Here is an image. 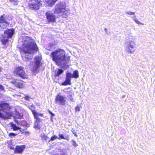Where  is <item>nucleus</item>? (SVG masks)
I'll use <instances>...</instances> for the list:
<instances>
[{
	"label": "nucleus",
	"mask_w": 155,
	"mask_h": 155,
	"mask_svg": "<svg viewBox=\"0 0 155 155\" xmlns=\"http://www.w3.org/2000/svg\"><path fill=\"white\" fill-rule=\"evenodd\" d=\"M19 49L22 58L28 60L31 58L29 54H34L39 50L35 41L28 36L25 37V40Z\"/></svg>",
	"instance_id": "nucleus-1"
},
{
	"label": "nucleus",
	"mask_w": 155,
	"mask_h": 155,
	"mask_svg": "<svg viewBox=\"0 0 155 155\" xmlns=\"http://www.w3.org/2000/svg\"><path fill=\"white\" fill-rule=\"evenodd\" d=\"M50 56L56 64L63 68L70 61V57L66 56L65 52L63 49H58L52 51Z\"/></svg>",
	"instance_id": "nucleus-2"
},
{
	"label": "nucleus",
	"mask_w": 155,
	"mask_h": 155,
	"mask_svg": "<svg viewBox=\"0 0 155 155\" xmlns=\"http://www.w3.org/2000/svg\"><path fill=\"white\" fill-rule=\"evenodd\" d=\"M0 118L8 119L12 116V113L10 111L11 107L9 104L0 102Z\"/></svg>",
	"instance_id": "nucleus-3"
},
{
	"label": "nucleus",
	"mask_w": 155,
	"mask_h": 155,
	"mask_svg": "<svg viewBox=\"0 0 155 155\" xmlns=\"http://www.w3.org/2000/svg\"><path fill=\"white\" fill-rule=\"evenodd\" d=\"M13 73L16 76L20 77L23 79L28 78V75L26 74L24 68L22 66H16L13 71Z\"/></svg>",
	"instance_id": "nucleus-4"
},
{
	"label": "nucleus",
	"mask_w": 155,
	"mask_h": 155,
	"mask_svg": "<svg viewBox=\"0 0 155 155\" xmlns=\"http://www.w3.org/2000/svg\"><path fill=\"white\" fill-rule=\"evenodd\" d=\"M30 110L35 119L33 127L36 130H40L41 127L40 122H41L42 119L39 118V116L43 117V113H38L34 109L31 108Z\"/></svg>",
	"instance_id": "nucleus-5"
},
{
	"label": "nucleus",
	"mask_w": 155,
	"mask_h": 155,
	"mask_svg": "<svg viewBox=\"0 0 155 155\" xmlns=\"http://www.w3.org/2000/svg\"><path fill=\"white\" fill-rule=\"evenodd\" d=\"M27 7L29 9L35 11L39 10L42 5L41 0H27Z\"/></svg>",
	"instance_id": "nucleus-6"
},
{
	"label": "nucleus",
	"mask_w": 155,
	"mask_h": 155,
	"mask_svg": "<svg viewBox=\"0 0 155 155\" xmlns=\"http://www.w3.org/2000/svg\"><path fill=\"white\" fill-rule=\"evenodd\" d=\"M25 82L21 79H15L11 82V83L13 84L16 88L22 89L25 88Z\"/></svg>",
	"instance_id": "nucleus-7"
},
{
	"label": "nucleus",
	"mask_w": 155,
	"mask_h": 155,
	"mask_svg": "<svg viewBox=\"0 0 155 155\" xmlns=\"http://www.w3.org/2000/svg\"><path fill=\"white\" fill-rule=\"evenodd\" d=\"M46 22L48 24L54 23L56 22V16L51 11L47 12L45 13Z\"/></svg>",
	"instance_id": "nucleus-8"
},
{
	"label": "nucleus",
	"mask_w": 155,
	"mask_h": 155,
	"mask_svg": "<svg viewBox=\"0 0 155 155\" xmlns=\"http://www.w3.org/2000/svg\"><path fill=\"white\" fill-rule=\"evenodd\" d=\"M56 6V7L54 11V13L56 14H64L65 11V5L62 3H60L57 4Z\"/></svg>",
	"instance_id": "nucleus-9"
},
{
	"label": "nucleus",
	"mask_w": 155,
	"mask_h": 155,
	"mask_svg": "<svg viewBox=\"0 0 155 155\" xmlns=\"http://www.w3.org/2000/svg\"><path fill=\"white\" fill-rule=\"evenodd\" d=\"M5 15L3 14L0 16V28L1 29H4L8 27L9 23L8 22L5 18Z\"/></svg>",
	"instance_id": "nucleus-10"
},
{
	"label": "nucleus",
	"mask_w": 155,
	"mask_h": 155,
	"mask_svg": "<svg viewBox=\"0 0 155 155\" xmlns=\"http://www.w3.org/2000/svg\"><path fill=\"white\" fill-rule=\"evenodd\" d=\"M66 100L64 97L62 95L58 94L55 99V102L56 104L63 105L66 104Z\"/></svg>",
	"instance_id": "nucleus-11"
},
{
	"label": "nucleus",
	"mask_w": 155,
	"mask_h": 155,
	"mask_svg": "<svg viewBox=\"0 0 155 155\" xmlns=\"http://www.w3.org/2000/svg\"><path fill=\"white\" fill-rule=\"evenodd\" d=\"M35 65L32 69V71L33 72H36L42 64L41 63V59L39 56L35 57Z\"/></svg>",
	"instance_id": "nucleus-12"
},
{
	"label": "nucleus",
	"mask_w": 155,
	"mask_h": 155,
	"mask_svg": "<svg viewBox=\"0 0 155 155\" xmlns=\"http://www.w3.org/2000/svg\"><path fill=\"white\" fill-rule=\"evenodd\" d=\"M25 149V145H16L14 149V152L15 153L21 154Z\"/></svg>",
	"instance_id": "nucleus-13"
},
{
	"label": "nucleus",
	"mask_w": 155,
	"mask_h": 155,
	"mask_svg": "<svg viewBox=\"0 0 155 155\" xmlns=\"http://www.w3.org/2000/svg\"><path fill=\"white\" fill-rule=\"evenodd\" d=\"M4 34L6 35L8 38H11L15 33L14 28L7 29L4 31Z\"/></svg>",
	"instance_id": "nucleus-14"
},
{
	"label": "nucleus",
	"mask_w": 155,
	"mask_h": 155,
	"mask_svg": "<svg viewBox=\"0 0 155 155\" xmlns=\"http://www.w3.org/2000/svg\"><path fill=\"white\" fill-rule=\"evenodd\" d=\"M135 45V43L132 41H130L128 44V46L126 49V51L129 53H132L134 50H133Z\"/></svg>",
	"instance_id": "nucleus-15"
},
{
	"label": "nucleus",
	"mask_w": 155,
	"mask_h": 155,
	"mask_svg": "<svg viewBox=\"0 0 155 155\" xmlns=\"http://www.w3.org/2000/svg\"><path fill=\"white\" fill-rule=\"evenodd\" d=\"M66 78L65 80L61 83L60 85L63 86H66L71 84V78L67 73L66 74Z\"/></svg>",
	"instance_id": "nucleus-16"
},
{
	"label": "nucleus",
	"mask_w": 155,
	"mask_h": 155,
	"mask_svg": "<svg viewBox=\"0 0 155 155\" xmlns=\"http://www.w3.org/2000/svg\"><path fill=\"white\" fill-rule=\"evenodd\" d=\"M70 76L71 78H78L79 76L78 72V70H75L72 74L69 72L67 73Z\"/></svg>",
	"instance_id": "nucleus-17"
},
{
	"label": "nucleus",
	"mask_w": 155,
	"mask_h": 155,
	"mask_svg": "<svg viewBox=\"0 0 155 155\" xmlns=\"http://www.w3.org/2000/svg\"><path fill=\"white\" fill-rule=\"evenodd\" d=\"M58 0H46V2L49 6H53Z\"/></svg>",
	"instance_id": "nucleus-18"
},
{
	"label": "nucleus",
	"mask_w": 155,
	"mask_h": 155,
	"mask_svg": "<svg viewBox=\"0 0 155 155\" xmlns=\"http://www.w3.org/2000/svg\"><path fill=\"white\" fill-rule=\"evenodd\" d=\"M59 137L58 138V139H64L68 141L69 139V136L68 135H67L64 137L63 134H58Z\"/></svg>",
	"instance_id": "nucleus-19"
},
{
	"label": "nucleus",
	"mask_w": 155,
	"mask_h": 155,
	"mask_svg": "<svg viewBox=\"0 0 155 155\" xmlns=\"http://www.w3.org/2000/svg\"><path fill=\"white\" fill-rule=\"evenodd\" d=\"M23 115L22 113H19L18 111H15V117L17 118H22Z\"/></svg>",
	"instance_id": "nucleus-20"
},
{
	"label": "nucleus",
	"mask_w": 155,
	"mask_h": 155,
	"mask_svg": "<svg viewBox=\"0 0 155 155\" xmlns=\"http://www.w3.org/2000/svg\"><path fill=\"white\" fill-rule=\"evenodd\" d=\"M7 143L8 147L10 149L14 150V145L13 144L12 140H10Z\"/></svg>",
	"instance_id": "nucleus-21"
},
{
	"label": "nucleus",
	"mask_w": 155,
	"mask_h": 155,
	"mask_svg": "<svg viewBox=\"0 0 155 155\" xmlns=\"http://www.w3.org/2000/svg\"><path fill=\"white\" fill-rule=\"evenodd\" d=\"M10 124L14 130H16L21 129L20 127H17L15 124H14L12 122H11Z\"/></svg>",
	"instance_id": "nucleus-22"
},
{
	"label": "nucleus",
	"mask_w": 155,
	"mask_h": 155,
	"mask_svg": "<svg viewBox=\"0 0 155 155\" xmlns=\"http://www.w3.org/2000/svg\"><path fill=\"white\" fill-rule=\"evenodd\" d=\"M7 38H5V37L3 36L2 37V38L1 39V41L3 45H5L8 41L9 40Z\"/></svg>",
	"instance_id": "nucleus-23"
},
{
	"label": "nucleus",
	"mask_w": 155,
	"mask_h": 155,
	"mask_svg": "<svg viewBox=\"0 0 155 155\" xmlns=\"http://www.w3.org/2000/svg\"><path fill=\"white\" fill-rule=\"evenodd\" d=\"M64 71L61 69H58V71L55 73L54 76L55 77L59 76L60 74L63 73Z\"/></svg>",
	"instance_id": "nucleus-24"
},
{
	"label": "nucleus",
	"mask_w": 155,
	"mask_h": 155,
	"mask_svg": "<svg viewBox=\"0 0 155 155\" xmlns=\"http://www.w3.org/2000/svg\"><path fill=\"white\" fill-rule=\"evenodd\" d=\"M41 137L43 140H47L49 138L48 136L45 134L41 135Z\"/></svg>",
	"instance_id": "nucleus-25"
},
{
	"label": "nucleus",
	"mask_w": 155,
	"mask_h": 155,
	"mask_svg": "<svg viewBox=\"0 0 155 155\" xmlns=\"http://www.w3.org/2000/svg\"><path fill=\"white\" fill-rule=\"evenodd\" d=\"M81 108V106L80 104H78L75 107V110L76 112L79 111L80 110V108Z\"/></svg>",
	"instance_id": "nucleus-26"
},
{
	"label": "nucleus",
	"mask_w": 155,
	"mask_h": 155,
	"mask_svg": "<svg viewBox=\"0 0 155 155\" xmlns=\"http://www.w3.org/2000/svg\"><path fill=\"white\" fill-rule=\"evenodd\" d=\"M57 137L55 135H54L53 136L51 137L50 139V140L48 141V142H49L51 141H53L56 139H57Z\"/></svg>",
	"instance_id": "nucleus-27"
},
{
	"label": "nucleus",
	"mask_w": 155,
	"mask_h": 155,
	"mask_svg": "<svg viewBox=\"0 0 155 155\" xmlns=\"http://www.w3.org/2000/svg\"><path fill=\"white\" fill-rule=\"evenodd\" d=\"M10 2L13 4L14 5H17L18 2L17 0H9Z\"/></svg>",
	"instance_id": "nucleus-28"
},
{
	"label": "nucleus",
	"mask_w": 155,
	"mask_h": 155,
	"mask_svg": "<svg viewBox=\"0 0 155 155\" xmlns=\"http://www.w3.org/2000/svg\"><path fill=\"white\" fill-rule=\"evenodd\" d=\"M17 135V134H15L13 133H10L8 134V136L10 138H12V137H15Z\"/></svg>",
	"instance_id": "nucleus-29"
},
{
	"label": "nucleus",
	"mask_w": 155,
	"mask_h": 155,
	"mask_svg": "<svg viewBox=\"0 0 155 155\" xmlns=\"http://www.w3.org/2000/svg\"><path fill=\"white\" fill-rule=\"evenodd\" d=\"M135 21L137 24L138 25H143L144 24L143 23H141L137 19H134Z\"/></svg>",
	"instance_id": "nucleus-30"
},
{
	"label": "nucleus",
	"mask_w": 155,
	"mask_h": 155,
	"mask_svg": "<svg viewBox=\"0 0 155 155\" xmlns=\"http://www.w3.org/2000/svg\"><path fill=\"white\" fill-rule=\"evenodd\" d=\"M48 112L51 114L50 118L51 119H52L54 116V114L50 110H48Z\"/></svg>",
	"instance_id": "nucleus-31"
},
{
	"label": "nucleus",
	"mask_w": 155,
	"mask_h": 155,
	"mask_svg": "<svg viewBox=\"0 0 155 155\" xmlns=\"http://www.w3.org/2000/svg\"><path fill=\"white\" fill-rule=\"evenodd\" d=\"M126 13L127 14L130 15H134L135 14V12H127Z\"/></svg>",
	"instance_id": "nucleus-32"
},
{
	"label": "nucleus",
	"mask_w": 155,
	"mask_h": 155,
	"mask_svg": "<svg viewBox=\"0 0 155 155\" xmlns=\"http://www.w3.org/2000/svg\"><path fill=\"white\" fill-rule=\"evenodd\" d=\"M72 142L73 143V145L74 147H76L78 146V145L76 143V142L74 140H72Z\"/></svg>",
	"instance_id": "nucleus-33"
},
{
	"label": "nucleus",
	"mask_w": 155,
	"mask_h": 155,
	"mask_svg": "<svg viewBox=\"0 0 155 155\" xmlns=\"http://www.w3.org/2000/svg\"><path fill=\"white\" fill-rule=\"evenodd\" d=\"M5 91V90L4 87L2 84H0V91Z\"/></svg>",
	"instance_id": "nucleus-34"
},
{
	"label": "nucleus",
	"mask_w": 155,
	"mask_h": 155,
	"mask_svg": "<svg viewBox=\"0 0 155 155\" xmlns=\"http://www.w3.org/2000/svg\"><path fill=\"white\" fill-rule=\"evenodd\" d=\"M25 99L26 100L29 101V97L28 96L25 95L24 97Z\"/></svg>",
	"instance_id": "nucleus-35"
},
{
	"label": "nucleus",
	"mask_w": 155,
	"mask_h": 155,
	"mask_svg": "<svg viewBox=\"0 0 155 155\" xmlns=\"http://www.w3.org/2000/svg\"><path fill=\"white\" fill-rule=\"evenodd\" d=\"M72 133H73V134L76 137H78V135L77 134V133H76V132H73V131H72Z\"/></svg>",
	"instance_id": "nucleus-36"
},
{
	"label": "nucleus",
	"mask_w": 155,
	"mask_h": 155,
	"mask_svg": "<svg viewBox=\"0 0 155 155\" xmlns=\"http://www.w3.org/2000/svg\"><path fill=\"white\" fill-rule=\"evenodd\" d=\"M22 133H24L25 134H28L29 133V132L28 131H25V132H22Z\"/></svg>",
	"instance_id": "nucleus-37"
},
{
	"label": "nucleus",
	"mask_w": 155,
	"mask_h": 155,
	"mask_svg": "<svg viewBox=\"0 0 155 155\" xmlns=\"http://www.w3.org/2000/svg\"><path fill=\"white\" fill-rule=\"evenodd\" d=\"M56 155H68L66 154L65 153H63L62 154H57Z\"/></svg>",
	"instance_id": "nucleus-38"
},
{
	"label": "nucleus",
	"mask_w": 155,
	"mask_h": 155,
	"mask_svg": "<svg viewBox=\"0 0 155 155\" xmlns=\"http://www.w3.org/2000/svg\"><path fill=\"white\" fill-rule=\"evenodd\" d=\"M69 96H70V98H72V95H71V94L70 95H69Z\"/></svg>",
	"instance_id": "nucleus-39"
},
{
	"label": "nucleus",
	"mask_w": 155,
	"mask_h": 155,
	"mask_svg": "<svg viewBox=\"0 0 155 155\" xmlns=\"http://www.w3.org/2000/svg\"><path fill=\"white\" fill-rule=\"evenodd\" d=\"M15 121L17 123H18V121L17 120H15Z\"/></svg>",
	"instance_id": "nucleus-40"
},
{
	"label": "nucleus",
	"mask_w": 155,
	"mask_h": 155,
	"mask_svg": "<svg viewBox=\"0 0 155 155\" xmlns=\"http://www.w3.org/2000/svg\"><path fill=\"white\" fill-rule=\"evenodd\" d=\"M1 70H2L1 68L0 67V71H1Z\"/></svg>",
	"instance_id": "nucleus-41"
}]
</instances>
